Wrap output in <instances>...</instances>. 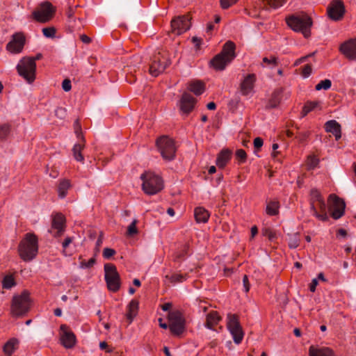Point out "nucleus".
<instances>
[{
  "label": "nucleus",
  "instance_id": "nucleus-1",
  "mask_svg": "<svg viewBox=\"0 0 356 356\" xmlns=\"http://www.w3.org/2000/svg\"><path fill=\"white\" fill-rule=\"evenodd\" d=\"M286 22L293 31L302 33L305 38L310 37L313 20L307 14L291 15L286 18Z\"/></svg>",
  "mask_w": 356,
  "mask_h": 356
},
{
  "label": "nucleus",
  "instance_id": "nucleus-2",
  "mask_svg": "<svg viewBox=\"0 0 356 356\" xmlns=\"http://www.w3.org/2000/svg\"><path fill=\"white\" fill-rule=\"evenodd\" d=\"M140 178L143 181L142 190L148 195H156L164 188V182L162 177L154 172L145 171Z\"/></svg>",
  "mask_w": 356,
  "mask_h": 356
},
{
  "label": "nucleus",
  "instance_id": "nucleus-3",
  "mask_svg": "<svg viewBox=\"0 0 356 356\" xmlns=\"http://www.w3.org/2000/svg\"><path fill=\"white\" fill-rule=\"evenodd\" d=\"M38 250L37 237L33 234H26L18 247L20 257L25 261H30L35 257Z\"/></svg>",
  "mask_w": 356,
  "mask_h": 356
},
{
  "label": "nucleus",
  "instance_id": "nucleus-4",
  "mask_svg": "<svg viewBox=\"0 0 356 356\" xmlns=\"http://www.w3.org/2000/svg\"><path fill=\"white\" fill-rule=\"evenodd\" d=\"M41 54H38L33 58H23L17 66L19 74L26 79L29 83H31L35 78V60L42 58Z\"/></svg>",
  "mask_w": 356,
  "mask_h": 356
},
{
  "label": "nucleus",
  "instance_id": "nucleus-5",
  "mask_svg": "<svg viewBox=\"0 0 356 356\" xmlns=\"http://www.w3.org/2000/svg\"><path fill=\"white\" fill-rule=\"evenodd\" d=\"M171 64L169 54L165 51L156 52L151 58L149 72L153 76H158Z\"/></svg>",
  "mask_w": 356,
  "mask_h": 356
},
{
  "label": "nucleus",
  "instance_id": "nucleus-6",
  "mask_svg": "<svg viewBox=\"0 0 356 356\" xmlns=\"http://www.w3.org/2000/svg\"><path fill=\"white\" fill-rule=\"evenodd\" d=\"M30 303L29 293L27 291L14 296L11 304V314L15 317L24 315L29 310Z\"/></svg>",
  "mask_w": 356,
  "mask_h": 356
},
{
  "label": "nucleus",
  "instance_id": "nucleus-7",
  "mask_svg": "<svg viewBox=\"0 0 356 356\" xmlns=\"http://www.w3.org/2000/svg\"><path fill=\"white\" fill-rule=\"evenodd\" d=\"M156 146L165 161H172L176 156L175 140L167 136L159 137L156 141Z\"/></svg>",
  "mask_w": 356,
  "mask_h": 356
},
{
  "label": "nucleus",
  "instance_id": "nucleus-8",
  "mask_svg": "<svg viewBox=\"0 0 356 356\" xmlns=\"http://www.w3.org/2000/svg\"><path fill=\"white\" fill-rule=\"evenodd\" d=\"M227 320V328L232 334L234 342L236 344L241 343L244 337V332L239 321V316L236 314L229 313Z\"/></svg>",
  "mask_w": 356,
  "mask_h": 356
},
{
  "label": "nucleus",
  "instance_id": "nucleus-9",
  "mask_svg": "<svg viewBox=\"0 0 356 356\" xmlns=\"http://www.w3.org/2000/svg\"><path fill=\"white\" fill-rule=\"evenodd\" d=\"M55 12V8L49 1L41 3L32 13L33 17L38 22L44 23L49 21Z\"/></svg>",
  "mask_w": 356,
  "mask_h": 356
},
{
  "label": "nucleus",
  "instance_id": "nucleus-10",
  "mask_svg": "<svg viewBox=\"0 0 356 356\" xmlns=\"http://www.w3.org/2000/svg\"><path fill=\"white\" fill-rule=\"evenodd\" d=\"M329 209L332 218L337 220L344 215L346 203L345 201L336 194H330L328 197Z\"/></svg>",
  "mask_w": 356,
  "mask_h": 356
},
{
  "label": "nucleus",
  "instance_id": "nucleus-11",
  "mask_svg": "<svg viewBox=\"0 0 356 356\" xmlns=\"http://www.w3.org/2000/svg\"><path fill=\"white\" fill-rule=\"evenodd\" d=\"M190 15H179L171 21L172 32L179 35L188 31L191 25Z\"/></svg>",
  "mask_w": 356,
  "mask_h": 356
},
{
  "label": "nucleus",
  "instance_id": "nucleus-12",
  "mask_svg": "<svg viewBox=\"0 0 356 356\" xmlns=\"http://www.w3.org/2000/svg\"><path fill=\"white\" fill-rule=\"evenodd\" d=\"M346 8L342 0H332L327 8L328 17L335 22L343 19Z\"/></svg>",
  "mask_w": 356,
  "mask_h": 356
},
{
  "label": "nucleus",
  "instance_id": "nucleus-13",
  "mask_svg": "<svg viewBox=\"0 0 356 356\" xmlns=\"http://www.w3.org/2000/svg\"><path fill=\"white\" fill-rule=\"evenodd\" d=\"M196 99L193 97L190 93L184 92L179 101L180 111L186 115L191 113L196 104Z\"/></svg>",
  "mask_w": 356,
  "mask_h": 356
},
{
  "label": "nucleus",
  "instance_id": "nucleus-14",
  "mask_svg": "<svg viewBox=\"0 0 356 356\" xmlns=\"http://www.w3.org/2000/svg\"><path fill=\"white\" fill-rule=\"evenodd\" d=\"M339 50L348 60H356V39H350L341 44Z\"/></svg>",
  "mask_w": 356,
  "mask_h": 356
},
{
  "label": "nucleus",
  "instance_id": "nucleus-15",
  "mask_svg": "<svg viewBox=\"0 0 356 356\" xmlns=\"http://www.w3.org/2000/svg\"><path fill=\"white\" fill-rule=\"evenodd\" d=\"M60 330L62 332L60 340L63 346L66 348H72L74 347L76 343L74 334L68 329L66 325H62L60 326Z\"/></svg>",
  "mask_w": 356,
  "mask_h": 356
},
{
  "label": "nucleus",
  "instance_id": "nucleus-16",
  "mask_svg": "<svg viewBox=\"0 0 356 356\" xmlns=\"http://www.w3.org/2000/svg\"><path fill=\"white\" fill-rule=\"evenodd\" d=\"M257 77L254 74H248L240 83V91L243 96L248 95L254 87Z\"/></svg>",
  "mask_w": 356,
  "mask_h": 356
},
{
  "label": "nucleus",
  "instance_id": "nucleus-17",
  "mask_svg": "<svg viewBox=\"0 0 356 356\" xmlns=\"http://www.w3.org/2000/svg\"><path fill=\"white\" fill-rule=\"evenodd\" d=\"M25 42V38L21 33H15L13 39L7 44V49L12 53H19L22 51Z\"/></svg>",
  "mask_w": 356,
  "mask_h": 356
},
{
  "label": "nucleus",
  "instance_id": "nucleus-18",
  "mask_svg": "<svg viewBox=\"0 0 356 356\" xmlns=\"http://www.w3.org/2000/svg\"><path fill=\"white\" fill-rule=\"evenodd\" d=\"M283 92V88H277L275 89L272 92L270 99L266 103L265 108L266 110H269L277 108L281 102Z\"/></svg>",
  "mask_w": 356,
  "mask_h": 356
},
{
  "label": "nucleus",
  "instance_id": "nucleus-19",
  "mask_svg": "<svg viewBox=\"0 0 356 356\" xmlns=\"http://www.w3.org/2000/svg\"><path fill=\"white\" fill-rule=\"evenodd\" d=\"M235 50V43L231 40H228L223 44L222 50L219 54L227 58L228 62H232L236 56Z\"/></svg>",
  "mask_w": 356,
  "mask_h": 356
},
{
  "label": "nucleus",
  "instance_id": "nucleus-20",
  "mask_svg": "<svg viewBox=\"0 0 356 356\" xmlns=\"http://www.w3.org/2000/svg\"><path fill=\"white\" fill-rule=\"evenodd\" d=\"M232 151L228 148H224L217 154L216 164L220 168L223 169L229 161L231 160Z\"/></svg>",
  "mask_w": 356,
  "mask_h": 356
},
{
  "label": "nucleus",
  "instance_id": "nucleus-21",
  "mask_svg": "<svg viewBox=\"0 0 356 356\" xmlns=\"http://www.w3.org/2000/svg\"><path fill=\"white\" fill-rule=\"evenodd\" d=\"M325 130L327 133H332L336 140H339L341 137V124L334 120H328L324 126Z\"/></svg>",
  "mask_w": 356,
  "mask_h": 356
},
{
  "label": "nucleus",
  "instance_id": "nucleus-22",
  "mask_svg": "<svg viewBox=\"0 0 356 356\" xmlns=\"http://www.w3.org/2000/svg\"><path fill=\"white\" fill-rule=\"evenodd\" d=\"M230 63L227 60V58L218 54L209 61V66L216 71H222Z\"/></svg>",
  "mask_w": 356,
  "mask_h": 356
},
{
  "label": "nucleus",
  "instance_id": "nucleus-23",
  "mask_svg": "<svg viewBox=\"0 0 356 356\" xmlns=\"http://www.w3.org/2000/svg\"><path fill=\"white\" fill-rule=\"evenodd\" d=\"M309 356H335L334 351L327 347L317 348L311 346L309 348Z\"/></svg>",
  "mask_w": 356,
  "mask_h": 356
},
{
  "label": "nucleus",
  "instance_id": "nucleus-24",
  "mask_svg": "<svg viewBox=\"0 0 356 356\" xmlns=\"http://www.w3.org/2000/svg\"><path fill=\"white\" fill-rule=\"evenodd\" d=\"M139 309V302L136 299H133L127 306V312L126 316L129 323H131L134 318L137 316Z\"/></svg>",
  "mask_w": 356,
  "mask_h": 356
},
{
  "label": "nucleus",
  "instance_id": "nucleus-25",
  "mask_svg": "<svg viewBox=\"0 0 356 356\" xmlns=\"http://www.w3.org/2000/svg\"><path fill=\"white\" fill-rule=\"evenodd\" d=\"M194 217L197 223H206L209 219L210 213L204 207H198L194 210Z\"/></svg>",
  "mask_w": 356,
  "mask_h": 356
},
{
  "label": "nucleus",
  "instance_id": "nucleus-26",
  "mask_svg": "<svg viewBox=\"0 0 356 356\" xmlns=\"http://www.w3.org/2000/svg\"><path fill=\"white\" fill-rule=\"evenodd\" d=\"M221 317L216 311L210 312L206 317L205 327L210 330H213L214 326L218 324Z\"/></svg>",
  "mask_w": 356,
  "mask_h": 356
},
{
  "label": "nucleus",
  "instance_id": "nucleus-27",
  "mask_svg": "<svg viewBox=\"0 0 356 356\" xmlns=\"http://www.w3.org/2000/svg\"><path fill=\"white\" fill-rule=\"evenodd\" d=\"M188 89L195 95L199 96L204 92L206 90V86L202 81L196 80L191 81L189 83Z\"/></svg>",
  "mask_w": 356,
  "mask_h": 356
},
{
  "label": "nucleus",
  "instance_id": "nucleus-28",
  "mask_svg": "<svg viewBox=\"0 0 356 356\" xmlns=\"http://www.w3.org/2000/svg\"><path fill=\"white\" fill-rule=\"evenodd\" d=\"M167 318L170 323H186L183 313L178 309L170 311Z\"/></svg>",
  "mask_w": 356,
  "mask_h": 356
},
{
  "label": "nucleus",
  "instance_id": "nucleus-29",
  "mask_svg": "<svg viewBox=\"0 0 356 356\" xmlns=\"http://www.w3.org/2000/svg\"><path fill=\"white\" fill-rule=\"evenodd\" d=\"M65 219L62 214H56L52 221V228L57 230L58 236L60 235L64 231Z\"/></svg>",
  "mask_w": 356,
  "mask_h": 356
},
{
  "label": "nucleus",
  "instance_id": "nucleus-30",
  "mask_svg": "<svg viewBox=\"0 0 356 356\" xmlns=\"http://www.w3.org/2000/svg\"><path fill=\"white\" fill-rule=\"evenodd\" d=\"M280 202L277 200H270L267 203L266 213L270 216H276L279 213Z\"/></svg>",
  "mask_w": 356,
  "mask_h": 356
},
{
  "label": "nucleus",
  "instance_id": "nucleus-31",
  "mask_svg": "<svg viewBox=\"0 0 356 356\" xmlns=\"http://www.w3.org/2000/svg\"><path fill=\"white\" fill-rule=\"evenodd\" d=\"M320 102L318 101H307L300 113L301 118H305L309 113L314 111Z\"/></svg>",
  "mask_w": 356,
  "mask_h": 356
},
{
  "label": "nucleus",
  "instance_id": "nucleus-32",
  "mask_svg": "<svg viewBox=\"0 0 356 356\" xmlns=\"http://www.w3.org/2000/svg\"><path fill=\"white\" fill-rule=\"evenodd\" d=\"M169 329L172 335L177 337L180 336L185 331L186 323H170Z\"/></svg>",
  "mask_w": 356,
  "mask_h": 356
},
{
  "label": "nucleus",
  "instance_id": "nucleus-33",
  "mask_svg": "<svg viewBox=\"0 0 356 356\" xmlns=\"http://www.w3.org/2000/svg\"><path fill=\"white\" fill-rule=\"evenodd\" d=\"M81 143H78L75 144L73 147L72 152H73V156L74 159L77 161L83 162L84 160L83 156L81 154V151L84 147V141H81Z\"/></svg>",
  "mask_w": 356,
  "mask_h": 356
},
{
  "label": "nucleus",
  "instance_id": "nucleus-34",
  "mask_svg": "<svg viewBox=\"0 0 356 356\" xmlns=\"http://www.w3.org/2000/svg\"><path fill=\"white\" fill-rule=\"evenodd\" d=\"M70 186V182L68 179L61 180L58 186V193L59 197L64 198L67 195V192Z\"/></svg>",
  "mask_w": 356,
  "mask_h": 356
},
{
  "label": "nucleus",
  "instance_id": "nucleus-35",
  "mask_svg": "<svg viewBox=\"0 0 356 356\" xmlns=\"http://www.w3.org/2000/svg\"><path fill=\"white\" fill-rule=\"evenodd\" d=\"M18 343V341L16 339H11L8 341L3 346V352L7 356H11L15 350L16 346Z\"/></svg>",
  "mask_w": 356,
  "mask_h": 356
},
{
  "label": "nucleus",
  "instance_id": "nucleus-36",
  "mask_svg": "<svg viewBox=\"0 0 356 356\" xmlns=\"http://www.w3.org/2000/svg\"><path fill=\"white\" fill-rule=\"evenodd\" d=\"M300 233L288 234V245L290 248H296L300 245Z\"/></svg>",
  "mask_w": 356,
  "mask_h": 356
},
{
  "label": "nucleus",
  "instance_id": "nucleus-37",
  "mask_svg": "<svg viewBox=\"0 0 356 356\" xmlns=\"http://www.w3.org/2000/svg\"><path fill=\"white\" fill-rule=\"evenodd\" d=\"M120 288V277L117 268L113 264V293L117 292Z\"/></svg>",
  "mask_w": 356,
  "mask_h": 356
},
{
  "label": "nucleus",
  "instance_id": "nucleus-38",
  "mask_svg": "<svg viewBox=\"0 0 356 356\" xmlns=\"http://www.w3.org/2000/svg\"><path fill=\"white\" fill-rule=\"evenodd\" d=\"M310 196V207L315 205L316 202L319 203L324 200L320 191L316 188L311 190Z\"/></svg>",
  "mask_w": 356,
  "mask_h": 356
},
{
  "label": "nucleus",
  "instance_id": "nucleus-39",
  "mask_svg": "<svg viewBox=\"0 0 356 356\" xmlns=\"http://www.w3.org/2000/svg\"><path fill=\"white\" fill-rule=\"evenodd\" d=\"M187 274H172L171 275H165V278L170 280L172 284L183 282L187 279Z\"/></svg>",
  "mask_w": 356,
  "mask_h": 356
},
{
  "label": "nucleus",
  "instance_id": "nucleus-40",
  "mask_svg": "<svg viewBox=\"0 0 356 356\" xmlns=\"http://www.w3.org/2000/svg\"><path fill=\"white\" fill-rule=\"evenodd\" d=\"M105 280L108 290H111V266L110 264H104Z\"/></svg>",
  "mask_w": 356,
  "mask_h": 356
},
{
  "label": "nucleus",
  "instance_id": "nucleus-41",
  "mask_svg": "<svg viewBox=\"0 0 356 356\" xmlns=\"http://www.w3.org/2000/svg\"><path fill=\"white\" fill-rule=\"evenodd\" d=\"M311 211L313 212V215L315 216L318 220L325 222L328 220V216L326 211L318 213L315 205L311 207Z\"/></svg>",
  "mask_w": 356,
  "mask_h": 356
},
{
  "label": "nucleus",
  "instance_id": "nucleus-42",
  "mask_svg": "<svg viewBox=\"0 0 356 356\" xmlns=\"http://www.w3.org/2000/svg\"><path fill=\"white\" fill-rule=\"evenodd\" d=\"M235 156L238 164H243L247 161V154L243 149H237L236 151Z\"/></svg>",
  "mask_w": 356,
  "mask_h": 356
},
{
  "label": "nucleus",
  "instance_id": "nucleus-43",
  "mask_svg": "<svg viewBox=\"0 0 356 356\" xmlns=\"http://www.w3.org/2000/svg\"><path fill=\"white\" fill-rule=\"evenodd\" d=\"M264 63L267 65H270L272 67H276L279 64V59L277 56L274 55H270V57H264L262 59Z\"/></svg>",
  "mask_w": 356,
  "mask_h": 356
},
{
  "label": "nucleus",
  "instance_id": "nucleus-44",
  "mask_svg": "<svg viewBox=\"0 0 356 356\" xmlns=\"http://www.w3.org/2000/svg\"><path fill=\"white\" fill-rule=\"evenodd\" d=\"M15 285V282L14 280V278L12 275H6L4 277L3 282H2V286L3 288L9 289L14 286Z\"/></svg>",
  "mask_w": 356,
  "mask_h": 356
},
{
  "label": "nucleus",
  "instance_id": "nucleus-45",
  "mask_svg": "<svg viewBox=\"0 0 356 356\" xmlns=\"http://www.w3.org/2000/svg\"><path fill=\"white\" fill-rule=\"evenodd\" d=\"M332 86V81L330 79H324L321 81L318 84L316 85L315 89L316 90H328Z\"/></svg>",
  "mask_w": 356,
  "mask_h": 356
},
{
  "label": "nucleus",
  "instance_id": "nucleus-46",
  "mask_svg": "<svg viewBox=\"0 0 356 356\" xmlns=\"http://www.w3.org/2000/svg\"><path fill=\"white\" fill-rule=\"evenodd\" d=\"M262 235L268 237L269 241H273L277 238L275 232L270 227H264L261 230Z\"/></svg>",
  "mask_w": 356,
  "mask_h": 356
},
{
  "label": "nucleus",
  "instance_id": "nucleus-47",
  "mask_svg": "<svg viewBox=\"0 0 356 356\" xmlns=\"http://www.w3.org/2000/svg\"><path fill=\"white\" fill-rule=\"evenodd\" d=\"M74 133H75L76 137L78 138V139H79L81 141H84L85 138L82 134L81 126L80 122L78 119L76 120L75 122H74Z\"/></svg>",
  "mask_w": 356,
  "mask_h": 356
},
{
  "label": "nucleus",
  "instance_id": "nucleus-48",
  "mask_svg": "<svg viewBox=\"0 0 356 356\" xmlns=\"http://www.w3.org/2000/svg\"><path fill=\"white\" fill-rule=\"evenodd\" d=\"M319 163V159L314 155H309L307 156V165L309 169L315 168Z\"/></svg>",
  "mask_w": 356,
  "mask_h": 356
},
{
  "label": "nucleus",
  "instance_id": "nucleus-49",
  "mask_svg": "<svg viewBox=\"0 0 356 356\" xmlns=\"http://www.w3.org/2000/svg\"><path fill=\"white\" fill-rule=\"evenodd\" d=\"M189 250V244L186 243L183 245L181 250L175 256V261H177L183 257H184L186 255L188 254V252Z\"/></svg>",
  "mask_w": 356,
  "mask_h": 356
},
{
  "label": "nucleus",
  "instance_id": "nucleus-50",
  "mask_svg": "<svg viewBox=\"0 0 356 356\" xmlns=\"http://www.w3.org/2000/svg\"><path fill=\"white\" fill-rule=\"evenodd\" d=\"M285 2L286 0H267V4L274 9L281 7Z\"/></svg>",
  "mask_w": 356,
  "mask_h": 356
},
{
  "label": "nucleus",
  "instance_id": "nucleus-51",
  "mask_svg": "<svg viewBox=\"0 0 356 356\" xmlns=\"http://www.w3.org/2000/svg\"><path fill=\"white\" fill-rule=\"evenodd\" d=\"M312 72V65L307 64L302 67L301 74L304 78L309 77Z\"/></svg>",
  "mask_w": 356,
  "mask_h": 356
},
{
  "label": "nucleus",
  "instance_id": "nucleus-52",
  "mask_svg": "<svg viewBox=\"0 0 356 356\" xmlns=\"http://www.w3.org/2000/svg\"><path fill=\"white\" fill-rule=\"evenodd\" d=\"M238 0H220V7L225 10L230 8L232 6L236 3Z\"/></svg>",
  "mask_w": 356,
  "mask_h": 356
},
{
  "label": "nucleus",
  "instance_id": "nucleus-53",
  "mask_svg": "<svg viewBox=\"0 0 356 356\" xmlns=\"http://www.w3.org/2000/svg\"><path fill=\"white\" fill-rule=\"evenodd\" d=\"M10 132V127L8 125H3L0 127V140L5 139Z\"/></svg>",
  "mask_w": 356,
  "mask_h": 356
},
{
  "label": "nucleus",
  "instance_id": "nucleus-54",
  "mask_svg": "<svg viewBox=\"0 0 356 356\" xmlns=\"http://www.w3.org/2000/svg\"><path fill=\"white\" fill-rule=\"evenodd\" d=\"M136 221H133L128 227L127 234L129 236H134L138 233V229L136 227Z\"/></svg>",
  "mask_w": 356,
  "mask_h": 356
},
{
  "label": "nucleus",
  "instance_id": "nucleus-55",
  "mask_svg": "<svg viewBox=\"0 0 356 356\" xmlns=\"http://www.w3.org/2000/svg\"><path fill=\"white\" fill-rule=\"evenodd\" d=\"M309 133L307 131L301 132V133H298L296 135V138H297L298 140V142L300 143H303L307 141V138H309Z\"/></svg>",
  "mask_w": 356,
  "mask_h": 356
},
{
  "label": "nucleus",
  "instance_id": "nucleus-56",
  "mask_svg": "<svg viewBox=\"0 0 356 356\" xmlns=\"http://www.w3.org/2000/svg\"><path fill=\"white\" fill-rule=\"evenodd\" d=\"M67 114V110L63 107H58L55 111V115L60 119H64Z\"/></svg>",
  "mask_w": 356,
  "mask_h": 356
},
{
  "label": "nucleus",
  "instance_id": "nucleus-57",
  "mask_svg": "<svg viewBox=\"0 0 356 356\" xmlns=\"http://www.w3.org/2000/svg\"><path fill=\"white\" fill-rule=\"evenodd\" d=\"M42 33L47 38H53L55 35L56 30L51 27L44 28L42 29Z\"/></svg>",
  "mask_w": 356,
  "mask_h": 356
},
{
  "label": "nucleus",
  "instance_id": "nucleus-58",
  "mask_svg": "<svg viewBox=\"0 0 356 356\" xmlns=\"http://www.w3.org/2000/svg\"><path fill=\"white\" fill-rule=\"evenodd\" d=\"M254 147L256 150H259L264 145V140L260 137H257L254 139Z\"/></svg>",
  "mask_w": 356,
  "mask_h": 356
},
{
  "label": "nucleus",
  "instance_id": "nucleus-59",
  "mask_svg": "<svg viewBox=\"0 0 356 356\" xmlns=\"http://www.w3.org/2000/svg\"><path fill=\"white\" fill-rule=\"evenodd\" d=\"M243 285L244 288V291L245 293H248L250 289V284L247 275H244L243 277Z\"/></svg>",
  "mask_w": 356,
  "mask_h": 356
},
{
  "label": "nucleus",
  "instance_id": "nucleus-60",
  "mask_svg": "<svg viewBox=\"0 0 356 356\" xmlns=\"http://www.w3.org/2000/svg\"><path fill=\"white\" fill-rule=\"evenodd\" d=\"M62 88L64 91L68 92L72 88L71 81L70 79H65L62 83Z\"/></svg>",
  "mask_w": 356,
  "mask_h": 356
},
{
  "label": "nucleus",
  "instance_id": "nucleus-61",
  "mask_svg": "<svg viewBox=\"0 0 356 356\" xmlns=\"http://www.w3.org/2000/svg\"><path fill=\"white\" fill-rule=\"evenodd\" d=\"M315 54V52H313L312 54H309L305 56H302L301 58H300L299 59H298L295 63H294V65L296 66L298 65H299L300 63H302V62H305L306 60H307L309 57H312Z\"/></svg>",
  "mask_w": 356,
  "mask_h": 356
},
{
  "label": "nucleus",
  "instance_id": "nucleus-62",
  "mask_svg": "<svg viewBox=\"0 0 356 356\" xmlns=\"http://www.w3.org/2000/svg\"><path fill=\"white\" fill-rule=\"evenodd\" d=\"M75 8H69L67 11V18L69 19V22H72L74 19V14H75Z\"/></svg>",
  "mask_w": 356,
  "mask_h": 356
},
{
  "label": "nucleus",
  "instance_id": "nucleus-63",
  "mask_svg": "<svg viewBox=\"0 0 356 356\" xmlns=\"http://www.w3.org/2000/svg\"><path fill=\"white\" fill-rule=\"evenodd\" d=\"M202 41V40L201 38H199L196 36L192 38V42L195 44L197 49H199L200 48Z\"/></svg>",
  "mask_w": 356,
  "mask_h": 356
},
{
  "label": "nucleus",
  "instance_id": "nucleus-64",
  "mask_svg": "<svg viewBox=\"0 0 356 356\" xmlns=\"http://www.w3.org/2000/svg\"><path fill=\"white\" fill-rule=\"evenodd\" d=\"M318 284V282L316 278L312 280L311 284H309V290L311 292H314L316 291V288Z\"/></svg>",
  "mask_w": 356,
  "mask_h": 356
}]
</instances>
